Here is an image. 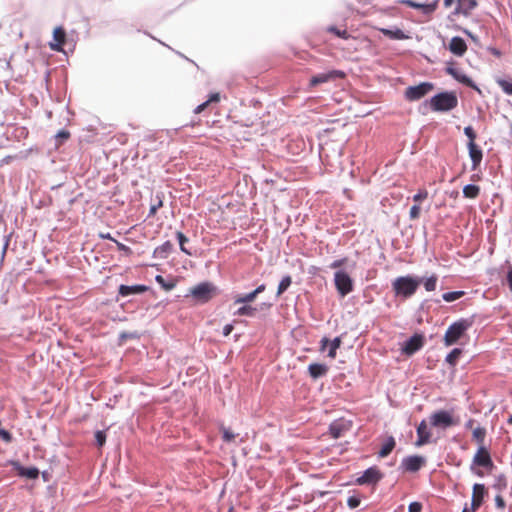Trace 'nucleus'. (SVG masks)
<instances>
[{
  "instance_id": "20",
  "label": "nucleus",
  "mask_w": 512,
  "mask_h": 512,
  "mask_svg": "<svg viewBox=\"0 0 512 512\" xmlns=\"http://www.w3.org/2000/svg\"><path fill=\"white\" fill-rule=\"evenodd\" d=\"M469 156L472 161V169L475 170L480 165L483 157L482 150L475 143H468Z\"/></svg>"
},
{
  "instance_id": "1",
  "label": "nucleus",
  "mask_w": 512,
  "mask_h": 512,
  "mask_svg": "<svg viewBox=\"0 0 512 512\" xmlns=\"http://www.w3.org/2000/svg\"><path fill=\"white\" fill-rule=\"evenodd\" d=\"M421 283L422 278L412 275L400 276L392 282V288L396 296L407 299L415 294Z\"/></svg>"
},
{
  "instance_id": "30",
  "label": "nucleus",
  "mask_w": 512,
  "mask_h": 512,
  "mask_svg": "<svg viewBox=\"0 0 512 512\" xmlns=\"http://www.w3.org/2000/svg\"><path fill=\"white\" fill-rule=\"evenodd\" d=\"M18 473L20 476L26 477L28 479H36L39 475V470L35 467H20Z\"/></svg>"
},
{
  "instance_id": "54",
  "label": "nucleus",
  "mask_w": 512,
  "mask_h": 512,
  "mask_svg": "<svg viewBox=\"0 0 512 512\" xmlns=\"http://www.w3.org/2000/svg\"><path fill=\"white\" fill-rule=\"evenodd\" d=\"M507 284L512 292V268H510L506 275Z\"/></svg>"
},
{
  "instance_id": "47",
  "label": "nucleus",
  "mask_w": 512,
  "mask_h": 512,
  "mask_svg": "<svg viewBox=\"0 0 512 512\" xmlns=\"http://www.w3.org/2000/svg\"><path fill=\"white\" fill-rule=\"evenodd\" d=\"M347 505L352 509L356 508L360 505V499L355 496H351L347 500Z\"/></svg>"
},
{
  "instance_id": "51",
  "label": "nucleus",
  "mask_w": 512,
  "mask_h": 512,
  "mask_svg": "<svg viewBox=\"0 0 512 512\" xmlns=\"http://www.w3.org/2000/svg\"><path fill=\"white\" fill-rule=\"evenodd\" d=\"M495 504L497 508L504 509L505 508V501L501 495H496L495 497Z\"/></svg>"
},
{
  "instance_id": "34",
  "label": "nucleus",
  "mask_w": 512,
  "mask_h": 512,
  "mask_svg": "<svg viewBox=\"0 0 512 512\" xmlns=\"http://www.w3.org/2000/svg\"><path fill=\"white\" fill-rule=\"evenodd\" d=\"M176 238H177V240L179 242L180 250L182 252H184L185 254H187V255H192L191 251H189L185 247V244L189 241V239L180 231L176 232Z\"/></svg>"
},
{
  "instance_id": "36",
  "label": "nucleus",
  "mask_w": 512,
  "mask_h": 512,
  "mask_svg": "<svg viewBox=\"0 0 512 512\" xmlns=\"http://www.w3.org/2000/svg\"><path fill=\"white\" fill-rule=\"evenodd\" d=\"M464 291H453V292H446L442 295V299L445 302H453L464 296Z\"/></svg>"
},
{
  "instance_id": "6",
  "label": "nucleus",
  "mask_w": 512,
  "mask_h": 512,
  "mask_svg": "<svg viewBox=\"0 0 512 512\" xmlns=\"http://www.w3.org/2000/svg\"><path fill=\"white\" fill-rule=\"evenodd\" d=\"M334 284L338 294L345 297L354 289L352 278L344 270H338L334 274Z\"/></svg>"
},
{
  "instance_id": "24",
  "label": "nucleus",
  "mask_w": 512,
  "mask_h": 512,
  "mask_svg": "<svg viewBox=\"0 0 512 512\" xmlns=\"http://www.w3.org/2000/svg\"><path fill=\"white\" fill-rule=\"evenodd\" d=\"M396 442L394 437L389 436L385 439L381 449L378 452L379 457L385 458L387 457L392 450L395 448Z\"/></svg>"
},
{
  "instance_id": "31",
  "label": "nucleus",
  "mask_w": 512,
  "mask_h": 512,
  "mask_svg": "<svg viewBox=\"0 0 512 512\" xmlns=\"http://www.w3.org/2000/svg\"><path fill=\"white\" fill-rule=\"evenodd\" d=\"M381 32L383 33V35H385L391 39L401 40L406 37L404 32L401 29H395V30L381 29Z\"/></svg>"
},
{
  "instance_id": "29",
  "label": "nucleus",
  "mask_w": 512,
  "mask_h": 512,
  "mask_svg": "<svg viewBox=\"0 0 512 512\" xmlns=\"http://www.w3.org/2000/svg\"><path fill=\"white\" fill-rule=\"evenodd\" d=\"M155 280L165 291H171L176 286V281L174 279H170L167 281L161 275H157L155 277Z\"/></svg>"
},
{
  "instance_id": "50",
  "label": "nucleus",
  "mask_w": 512,
  "mask_h": 512,
  "mask_svg": "<svg viewBox=\"0 0 512 512\" xmlns=\"http://www.w3.org/2000/svg\"><path fill=\"white\" fill-rule=\"evenodd\" d=\"M235 438V434L228 429H223V439L226 442H230Z\"/></svg>"
},
{
  "instance_id": "63",
  "label": "nucleus",
  "mask_w": 512,
  "mask_h": 512,
  "mask_svg": "<svg viewBox=\"0 0 512 512\" xmlns=\"http://www.w3.org/2000/svg\"><path fill=\"white\" fill-rule=\"evenodd\" d=\"M462 512H474L471 510V507L468 508V507H464V509L462 510Z\"/></svg>"
},
{
  "instance_id": "49",
  "label": "nucleus",
  "mask_w": 512,
  "mask_h": 512,
  "mask_svg": "<svg viewBox=\"0 0 512 512\" xmlns=\"http://www.w3.org/2000/svg\"><path fill=\"white\" fill-rule=\"evenodd\" d=\"M328 31L335 33L338 37L341 38H347V31L346 30H339L336 27H329Z\"/></svg>"
},
{
  "instance_id": "52",
  "label": "nucleus",
  "mask_w": 512,
  "mask_h": 512,
  "mask_svg": "<svg viewBox=\"0 0 512 512\" xmlns=\"http://www.w3.org/2000/svg\"><path fill=\"white\" fill-rule=\"evenodd\" d=\"M162 206V201L159 199L156 204L151 205L149 215H154L158 208Z\"/></svg>"
},
{
  "instance_id": "44",
  "label": "nucleus",
  "mask_w": 512,
  "mask_h": 512,
  "mask_svg": "<svg viewBox=\"0 0 512 512\" xmlns=\"http://www.w3.org/2000/svg\"><path fill=\"white\" fill-rule=\"evenodd\" d=\"M420 211H421V208L419 205H413L410 209V212H409V216L411 219H417L419 218L420 216Z\"/></svg>"
},
{
  "instance_id": "35",
  "label": "nucleus",
  "mask_w": 512,
  "mask_h": 512,
  "mask_svg": "<svg viewBox=\"0 0 512 512\" xmlns=\"http://www.w3.org/2000/svg\"><path fill=\"white\" fill-rule=\"evenodd\" d=\"M462 353V350L459 348H454L447 356H446V362L450 364L451 366L456 365L458 358L460 357Z\"/></svg>"
},
{
  "instance_id": "11",
  "label": "nucleus",
  "mask_w": 512,
  "mask_h": 512,
  "mask_svg": "<svg viewBox=\"0 0 512 512\" xmlns=\"http://www.w3.org/2000/svg\"><path fill=\"white\" fill-rule=\"evenodd\" d=\"M425 464V458L418 455L403 458L401 467L408 472H417Z\"/></svg>"
},
{
  "instance_id": "37",
  "label": "nucleus",
  "mask_w": 512,
  "mask_h": 512,
  "mask_svg": "<svg viewBox=\"0 0 512 512\" xmlns=\"http://www.w3.org/2000/svg\"><path fill=\"white\" fill-rule=\"evenodd\" d=\"M497 84L501 87L503 92L507 95H512V80L507 81L504 79H497Z\"/></svg>"
},
{
  "instance_id": "46",
  "label": "nucleus",
  "mask_w": 512,
  "mask_h": 512,
  "mask_svg": "<svg viewBox=\"0 0 512 512\" xmlns=\"http://www.w3.org/2000/svg\"><path fill=\"white\" fill-rule=\"evenodd\" d=\"M428 197V192L426 190H419L417 194L413 196V200L415 202H420Z\"/></svg>"
},
{
  "instance_id": "40",
  "label": "nucleus",
  "mask_w": 512,
  "mask_h": 512,
  "mask_svg": "<svg viewBox=\"0 0 512 512\" xmlns=\"http://www.w3.org/2000/svg\"><path fill=\"white\" fill-rule=\"evenodd\" d=\"M95 440L98 447H102L106 442V434L104 431H97L95 433Z\"/></svg>"
},
{
  "instance_id": "5",
  "label": "nucleus",
  "mask_w": 512,
  "mask_h": 512,
  "mask_svg": "<svg viewBox=\"0 0 512 512\" xmlns=\"http://www.w3.org/2000/svg\"><path fill=\"white\" fill-rule=\"evenodd\" d=\"M429 420L431 426L444 430L459 423V419L455 418L453 413L448 410H438L432 413Z\"/></svg>"
},
{
  "instance_id": "3",
  "label": "nucleus",
  "mask_w": 512,
  "mask_h": 512,
  "mask_svg": "<svg viewBox=\"0 0 512 512\" xmlns=\"http://www.w3.org/2000/svg\"><path fill=\"white\" fill-rule=\"evenodd\" d=\"M217 294V287L208 281L201 282L189 290L186 297H192L196 303H207Z\"/></svg>"
},
{
  "instance_id": "17",
  "label": "nucleus",
  "mask_w": 512,
  "mask_h": 512,
  "mask_svg": "<svg viewBox=\"0 0 512 512\" xmlns=\"http://www.w3.org/2000/svg\"><path fill=\"white\" fill-rule=\"evenodd\" d=\"M484 493H485V486L483 484H478V483L474 484L473 494H472V499H471V510L472 511H475L476 509H478L481 506L483 497H484Z\"/></svg>"
},
{
  "instance_id": "58",
  "label": "nucleus",
  "mask_w": 512,
  "mask_h": 512,
  "mask_svg": "<svg viewBox=\"0 0 512 512\" xmlns=\"http://www.w3.org/2000/svg\"><path fill=\"white\" fill-rule=\"evenodd\" d=\"M119 293L122 295V296H127L128 295V285H121L119 287Z\"/></svg>"
},
{
  "instance_id": "18",
  "label": "nucleus",
  "mask_w": 512,
  "mask_h": 512,
  "mask_svg": "<svg viewBox=\"0 0 512 512\" xmlns=\"http://www.w3.org/2000/svg\"><path fill=\"white\" fill-rule=\"evenodd\" d=\"M417 436L418 439L416 441L417 446H422L430 442L431 432L428 429L427 423L425 420H422L417 427Z\"/></svg>"
},
{
  "instance_id": "15",
  "label": "nucleus",
  "mask_w": 512,
  "mask_h": 512,
  "mask_svg": "<svg viewBox=\"0 0 512 512\" xmlns=\"http://www.w3.org/2000/svg\"><path fill=\"white\" fill-rule=\"evenodd\" d=\"M351 428V422L345 419H337L329 426L330 434L333 438L337 439Z\"/></svg>"
},
{
  "instance_id": "10",
  "label": "nucleus",
  "mask_w": 512,
  "mask_h": 512,
  "mask_svg": "<svg viewBox=\"0 0 512 512\" xmlns=\"http://www.w3.org/2000/svg\"><path fill=\"white\" fill-rule=\"evenodd\" d=\"M344 76V73L340 70H331L328 72L320 73L315 76H313L310 79V86L315 87L317 85L327 83L331 80H334L336 78H341Z\"/></svg>"
},
{
  "instance_id": "2",
  "label": "nucleus",
  "mask_w": 512,
  "mask_h": 512,
  "mask_svg": "<svg viewBox=\"0 0 512 512\" xmlns=\"http://www.w3.org/2000/svg\"><path fill=\"white\" fill-rule=\"evenodd\" d=\"M429 105L435 112H448L458 105V99L453 92H441L429 100Z\"/></svg>"
},
{
  "instance_id": "60",
  "label": "nucleus",
  "mask_w": 512,
  "mask_h": 512,
  "mask_svg": "<svg viewBox=\"0 0 512 512\" xmlns=\"http://www.w3.org/2000/svg\"><path fill=\"white\" fill-rule=\"evenodd\" d=\"M474 423H475V420H474V419H469V420L465 423V428H466V429H472V428H473Z\"/></svg>"
},
{
  "instance_id": "26",
  "label": "nucleus",
  "mask_w": 512,
  "mask_h": 512,
  "mask_svg": "<svg viewBox=\"0 0 512 512\" xmlns=\"http://www.w3.org/2000/svg\"><path fill=\"white\" fill-rule=\"evenodd\" d=\"M256 297L257 296L254 291L247 294H238L234 297V304H250L255 300Z\"/></svg>"
},
{
  "instance_id": "38",
  "label": "nucleus",
  "mask_w": 512,
  "mask_h": 512,
  "mask_svg": "<svg viewBox=\"0 0 512 512\" xmlns=\"http://www.w3.org/2000/svg\"><path fill=\"white\" fill-rule=\"evenodd\" d=\"M70 138V132L67 131V130H61L59 131L56 136H55V140H56V147H59L60 145L63 144L64 141H66L67 139Z\"/></svg>"
},
{
  "instance_id": "62",
  "label": "nucleus",
  "mask_w": 512,
  "mask_h": 512,
  "mask_svg": "<svg viewBox=\"0 0 512 512\" xmlns=\"http://www.w3.org/2000/svg\"><path fill=\"white\" fill-rule=\"evenodd\" d=\"M447 72L450 74V75H455V73L457 72L455 69L453 68H447Z\"/></svg>"
},
{
  "instance_id": "39",
  "label": "nucleus",
  "mask_w": 512,
  "mask_h": 512,
  "mask_svg": "<svg viewBox=\"0 0 512 512\" xmlns=\"http://www.w3.org/2000/svg\"><path fill=\"white\" fill-rule=\"evenodd\" d=\"M494 487L500 491L507 487V481L504 474H499L495 477Z\"/></svg>"
},
{
  "instance_id": "8",
  "label": "nucleus",
  "mask_w": 512,
  "mask_h": 512,
  "mask_svg": "<svg viewBox=\"0 0 512 512\" xmlns=\"http://www.w3.org/2000/svg\"><path fill=\"white\" fill-rule=\"evenodd\" d=\"M383 478V473L376 466L366 469L363 474L356 479L358 485H375Z\"/></svg>"
},
{
  "instance_id": "55",
  "label": "nucleus",
  "mask_w": 512,
  "mask_h": 512,
  "mask_svg": "<svg viewBox=\"0 0 512 512\" xmlns=\"http://www.w3.org/2000/svg\"><path fill=\"white\" fill-rule=\"evenodd\" d=\"M459 82L463 83V84H467L469 85L471 83V80L468 76L464 75V74H461L458 79H457Z\"/></svg>"
},
{
  "instance_id": "43",
  "label": "nucleus",
  "mask_w": 512,
  "mask_h": 512,
  "mask_svg": "<svg viewBox=\"0 0 512 512\" xmlns=\"http://www.w3.org/2000/svg\"><path fill=\"white\" fill-rule=\"evenodd\" d=\"M0 438L6 443H11L13 440L12 434L4 429H0Z\"/></svg>"
},
{
  "instance_id": "7",
  "label": "nucleus",
  "mask_w": 512,
  "mask_h": 512,
  "mask_svg": "<svg viewBox=\"0 0 512 512\" xmlns=\"http://www.w3.org/2000/svg\"><path fill=\"white\" fill-rule=\"evenodd\" d=\"M433 84L423 82L416 86H409L405 90V98L409 101H417L433 90Z\"/></svg>"
},
{
  "instance_id": "53",
  "label": "nucleus",
  "mask_w": 512,
  "mask_h": 512,
  "mask_svg": "<svg viewBox=\"0 0 512 512\" xmlns=\"http://www.w3.org/2000/svg\"><path fill=\"white\" fill-rule=\"evenodd\" d=\"M208 104H209V101H205V102H203L202 104L198 105V106L195 108L194 112H195L196 114L201 113L202 111H204V110H205V108L208 106Z\"/></svg>"
},
{
  "instance_id": "22",
  "label": "nucleus",
  "mask_w": 512,
  "mask_h": 512,
  "mask_svg": "<svg viewBox=\"0 0 512 512\" xmlns=\"http://www.w3.org/2000/svg\"><path fill=\"white\" fill-rule=\"evenodd\" d=\"M173 251V244L170 241L164 242L154 250V257L158 259H166Z\"/></svg>"
},
{
  "instance_id": "57",
  "label": "nucleus",
  "mask_w": 512,
  "mask_h": 512,
  "mask_svg": "<svg viewBox=\"0 0 512 512\" xmlns=\"http://www.w3.org/2000/svg\"><path fill=\"white\" fill-rule=\"evenodd\" d=\"M220 100V95L219 93H213L210 95L209 99L207 101L210 102H218Z\"/></svg>"
},
{
  "instance_id": "59",
  "label": "nucleus",
  "mask_w": 512,
  "mask_h": 512,
  "mask_svg": "<svg viewBox=\"0 0 512 512\" xmlns=\"http://www.w3.org/2000/svg\"><path fill=\"white\" fill-rule=\"evenodd\" d=\"M266 289V286L265 284H261L259 285L256 289H254V293H256V296H258L259 294H261L262 292H264Z\"/></svg>"
},
{
  "instance_id": "33",
  "label": "nucleus",
  "mask_w": 512,
  "mask_h": 512,
  "mask_svg": "<svg viewBox=\"0 0 512 512\" xmlns=\"http://www.w3.org/2000/svg\"><path fill=\"white\" fill-rule=\"evenodd\" d=\"M291 283V277L289 275L284 276L278 285L277 296L283 294L290 287Z\"/></svg>"
},
{
  "instance_id": "61",
  "label": "nucleus",
  "mask_w": 512,
  "mask_h": 512,
  "mask_svg": "<svg viewBox=\"0 0 512 512\" xmlns=\"http://www.w3.org/2000/svg\"><path fill=\"white\" fill-rule=\"evenodd\" d=\"M453 2L454 0H444V6L448 8L453 4Z\"/></svg>"
},
{
  "instance_id": "27",
  "label": "nucleus",
  "mask_w": 512,
  "mask_h": 512,
  "mask_svg": "<svg viewBox=\"0 0 512 512\" xmlns=\"http://www.w3.org/2000/svg\"><path fill=\"white\" fill-rule=\"evenodd\" d=\"M472 436L479 446H484L486 429L484 427L478 426L473 429Z\"/></svg>"
},
{
  "instance_id": "25",
  "label": "nucleus",
  "mask_w": 512,
  "mask_h": 512,
  "mask_svg": "<svg viewBox=\"0 0 512 512\" xmlns=\"http://www.w3.org/2000/svg\"><path fill=\"white\" fill-rule=\"evenodd\" d=\"M257 308L254 306H251L250 304H242L241 307H239L234 313V316H248V317H254L257 313Z\"/></svg>"
},
{
  "instance_id": "4",
  "label": "nucleus",
  "mask_w": 512,
  "mask_h": 512,
  "mask_svg": "<svg viewBox=\"0 0 512 512\" xmlns=\"http://www.w3.org/2000/svg\"><path fill=\"white\" fill-rule=\"evenodd\" d=\"M471 325L472 321L463 318L453 322L445 332L444 344L446 346H451L457 343V341L464 336V334L471 327Z\"/></svg>"
},
{
  "instance_id": "48",
  "label": "nucleus",
  "mask_w": 512,
  "mask_h": 512,
  "mask_svg": "<svg viewBox=\"0 0 512 512\" xmlns=\"http://www.w3.org/2000/svg\"><path fill=\"white\" fill-rule=\"evenodd\" d=\"M422 504L420 502H412L409 504L408 512H421Z\"/></svg>"
},
{
  "instance_id": "32",
  "label": "nucleus",
  "mask_w": 512,
  "mask_h": 512,
  "mask_svg": "<svg viewBox=\"0 0 512 512\" xmlns=\"http://www.w3.org/2000/svg\"><path fill=\"white\" fill-rule=\"evenodd\" d=\"M437 281H438V277L436 275H431L430 277L426 278L425 280L422 279L424 288L428 292L436 290Z\"/></svg>"
},
{
  "instance_id": "9",
  "label": "nucleus",
  "mask_w": 512,
  "mask_h": 512,
  "mask_svg": "<svg viewBox=\"0 0 512 512\" xmlns=\"http://www.w3.org/2000/svg\"><path fill=\"white\" fill-rule=\"evenodd\" d=\"M473 465L490 469L494 466L490 453L485 446H478L477 452L472 459L471 469H473Z\"/></svg>"
},
{
  "instance_id": "45",
  "label": "nucleus",
  "mask_w": 512,
  "mask_h": 512,
  "mask_svg": "<svg viewBox=\"0 0 512 512\" xmlns=\"http://www.w3.org/2000/svg\"><path fill=\"white\" fill-rule=\"evenodd\" d=\"M347 262V258H341V259H337V260H334L330 265L329 267L331 269H338L342 266H344Z\"/></svg>"
},
{
  "instance_id": "23",
  "label": "nucleus",
  "mask_w": 512,
  "mask_h": 512,
  "mask_svg": "<svg viewBox=\"0 0 512 512\" xmlns=\"http://www.w3.org/2000/svg\"><path fill=\"white\" fill-rule=\"evenodd\" d=\"M321 343H322V349H324L326 345H329L328 356L330 358H335L336 351L340 347V344H341L340 338L336 337V338H334L331 341L329 339H327V338H323L321 340Z\"/></svg>"
},
{
  "instance_id": "28",
  "label": "nucleus",
  "mask_w": 512,
  "mask_h": 512,
  "mask_svg": "<svg viewBox=\"0 0 512 512\" xmlns=\"http://www.w3.org/2000/svg\"><path fill=\"white\" fill-rule=\"evenodd\" d=\"M480 193V188L474 184H468L463 188V195L466 198L475 199Z\"/></svg>"
},
{
  "instance_id": "12",
  "label": "nucleus",
  "mask_w": 512,
  "mask_h": 512,
  "mask_svg": "<svg viewBox=\"0 0 512 512\" xmlns=\"http://www.w3.org/2000/svg\"><path fill=\"white\" fill-rule=\"evenodd\" d=\"M423 336L415 334L410 337L403 345L402 351L406 355H412L423 347Z\"/></svg>"
},
{
  "instance_id": "56",
  "label": "nucleus",
  "mask_w": 512,
  "mask_h": 512,
  "mask_svg": "<svg viewBox=\"0 0 512 512\" xmlns=\"http://www.w3.org/2000/svg\"><path fill=\"white\" fill-rule=\"evenodd\" d=\"M233 330V325L227 324L223 327V335L228 336Z\"/></svg>"
},
{
  "instance_id": "21",
  "label": "nucleus",
  "mask_w": 512,
  "mask_h": 512,
  "mask_svg": "<svg viewBox=\"0 0 512 512\" xmlns=\"http://www.w3.org/2000/svg\"><path fill=\"white\" fill-rule=\"evenodd\" d=\"M308 371L313 379L320 378L328 372V367L321 363H312L308 366Z\"/></svg>"
},
{
  "instance_id": "16",
  "label": "nucleus",
  "mask_w": 512,
  "mask_h": 512,
  "mask_svg": "<svg viewBox=\"0 0 512 512\" xmlns=\"http://www.w3.org/2000/svg\"><path fill=\"white\" fill-rule=\"evenodd\" d=\"M66 43V32L63 27H56L53 31V42L49 44V47L53 51L62 52L63 46Z\"/></svg>"
},
{
  "instance_id": "42",
  "label": "nucleus",
  "mask_w": 512,
  "mask_h": 512,
  "mask_svg": "<svg viewBox=\"0 0 512 512\" xmlns=\"http://www.w3.org/2000/svg\"><path fill=\"white\" fill-rule=\"evenodd\" d=\"M464 134L469 138L468 143H475L476 133L474 132L471 126H467L464 128Z\"/></svg>"
},
{
  "instance_id": "64",
  "label": "nucleus",
  "mask_w": 512,
  "mask_h": 512,
  "mask_svg": "<svg viewBox=\"0 0 512 512\" xmlns=\"http://www.w3.org/2000/svg\"><path fill=\"white\" fill-rule=\"evenodd\" d=\"M507 422H508V424H512V415L509 416Z\"/></svg>"
},
{
  "instance_id": "14",
  "label": "nucleus",
  "mask_w": 512,
  "mask_h": 512,
  "mask_svg": "<svg viewBox=\"0 0 512 512\" xmlns=\"http://www.w3.org/2000/svg\"><path fill=\"white\" fill-rule=\"evenodd\" d=\"M477 5V0H457V4L452 15H463L468 17Z\"/></svg>"
},
{
  "instance_id": "13",
  "label": "nucleus",
  "mask_w": 512,
  "mask_h": 512,
  "mask_svg": "<svg viewBox=\"0 0 512 512\" xmlns=\"http://www.w3.org/2000/svg\"><path fill=\"white\" fill-rule=\"evenodd\" d=\"M398 2L401 4H405L411 8L419 9L425 15L433 14L438 8V0H434L433 2L428 4L417 3L412 0H398Z\"/></svg>"
},
{
  "instance_id": "19",
  "label": "nucleus",
  "mask_w": 512,
  "mask_h": 512,
  "mask_svg": "<svg viewBox=\"0 0 512 512\" xmlns=\"http://www.w3.org/2000/svg\"><path fill=\"white\" fill-rule=\"evenodd\" d=\"M449 50L454 55L461 57L465 54L467 45L461 37L455 36L450 40Z\"/></svg>"
},
{
  "instance_id": "41",
  "label": "nucleus",
  "mask_w": 512,
  "mask_h": 512,
  "mask_svg": "<svg viewBox=\"0 0 512 512\" xmlns=\"http://www.w3.org/2000/svg\"><path fill=\"white\" fill-rule=\"evenodd\" d=\"M149 290V287L145 285H130V295L138 294Z\"/></svg>"
}]
</instances>
